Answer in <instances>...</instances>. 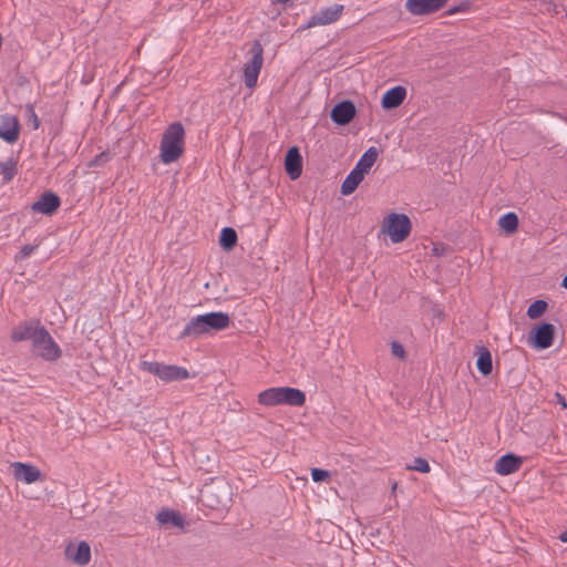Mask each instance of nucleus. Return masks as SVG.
<instances>
[{
    "instance_id": "nucleus-1",
    "label": "nucleus",
    "mask_w": 567,
    "mask_h": 567,
    "mask_svg": "<svg viewBox=\"0 0 567 567\" xmlns=\"http://www.w3.org/2000/svg\"><path fill=\"white\" fill-rule=\"evenodd\" d=\"M230 324V317L226 312L216 311L199 315L190 319L178 339L193 338L198 339L206 334H213L215 332L225 330Z\"/></svg>"
},
{
    "instance_id": "nucleus-2",
    "label": "nucleus",
    "mask_w": 567,
    "mask_h": 567,
    "mask_svg": "<svg viewBox=\"0 0 567 567\" xmlns=\"http://www.w3.org/2000/svg\"><path fill=\"white\" fill-rule=\"evenodd\" d=\"M185 130L179 122H174L164 131L159 151L164 164L176 162L184 152Z\"/></svg>"
},
{
    "instance_id": "nucleus-3",
    "label": "nucleus",
    "mask_w": 567,
    "mask_h": 567,
    "mask_svg": "<svg viewBox=\"0 0 567 567\" xmlns=\"http://www.w3.org/2000/svg\"><path fill=\"white\" fill-rule=\"evenodd\" d=\"M412 224L408 215L391 213L383 221L382 229L392 243L398 244L405 240L411 233Z\"/></svg>"
},
{
    "instance_id": "nucleus-4",
    "label": "nucleus",
    "mask_w": 567,
    "mask_h": 567,
    "mask_svg": "<svg viewBox=\"0 0 567 567\" xmlns=\"http://www.w3.org/2000/svg\"><path fill=\"white\" fill-rule=\"evenodd\" d=\"M262 53L261 43L255 40L248 51L250 59L244 66V83L248 89H254L257 85L258 75L264 63Z\"/></svg>"
},
{
    "instance_id": "nucleus-5",
    "label": "nucleus",
    "mask_w": 567,
    "mask_h": 567,
    "mask_svg": "<svg viewBox=\"0 0 567 567\" xmlns=\"http://www.w3.org/2000/svg\"><path fill=\"white\" fill-rule=\"evenodd\" d=\"M142 369L158 377L165 382L181 381L189 377V373L185 368L167 365L159 362L143 361Z\"/></svg>"
},
{
    "instance_id": "nucleus-6",
    "label": "nucleus",
    "mask_w": 567,
    "mask_h": 567,
    "mask_svg": "<svg viewBox=\"0 0 567 567\" xmlns=\"http://www.w3.org/2000/svg\"><path fill=\"white\" fill-rule=\"evenodd\" d=\"M229 495V486L223 483L208 484L200 489L202 502L210 508L225 507L230 501Z\"/></svg>"
},
{
    "instance_id": "nucleus-7",
    "label": "nucleus",
    "mask_w": 567,
    "mask_h": 567,
    "mask_svg": "<svg viewBox=\"0 0 567 567\" xmlns=\"http://www.w3.org/2000/svg\"><path fill=\"white\" fill-rule=\"evenodd\" d=\"M32 348L33 352L45 361H55L62 354L61 348L45 328L40 332L38 340H34Z\"/></svg>"
},
{
    "instance_id": "nucleus-8",
    "label": "nucleus",
    "mask_w": 567,
    "mask_h": 567,
    "mask_svg": "<svg viewBox=\"0 0 567 567\" xmlns=\"http://www.w3.org/2000/svg\"><path fill=\"white\" fill-rule=\"evenodd\" d=\"M554 338V324L549 322H540L530 330L528 341L535 349L544 350L553 346Z\"/></svg>"
},
{
    "instance_id": "nucleus-9",
    "label": "nucleus",
    "mask_w": 567,
    "mask_h": 567,
    "mask_svg": "<svg viewBox=\"0 0 567 567\" xmlns=\"http://www.w3.org/2000/svg\"><path fill=\"white\" fill-rule=\"evenodd\" d=\"M44 328L45 327H43L38 319L23 321L12 329L11 340L14 342L30 340L33 346L34 340H38L40 332H42Z\"/></svg>"
},
{
    "instance_id": "nucleus-10",
    "label": "nucleus",
    "mask_w": 567,
    "mask_h": 567,
    "mask_svg": "<svg viewBox=\"0 0 567 567\" xmlns=\"http://www.w3.org/2000/svg\"><path fill=\"white\" fill-rule=\"evenodd\" d=\"M343 12V6L334 3L331 7L322 8L317 13L310 17L306 25L301 29H309L317 25H327L336 22Z\"/></svg>"
},
{
    "instance_id": "nucleus-11",
    "label": "nucleus",
    "mask_w": 567,
    "mask_h": 567,
    "mask_svg": "<svg viewBox=\"0 0 567 567\" xmlns=\"http://www.w3.org/2000/svg\"><path fill=\"white\" fill-rule=\"evenodd\" d=\"M449 0H406L405 9L413 16H427L445 7Z\"/></svg>"
},
{
    "instance_id": "nucleus-12",
    "label": "nucleus",
    "mask_w": 567,
    "mask_h": 567,
    "mask_svg": "<svg viewBox=\"0 0 567 567\" xmlns=\"http://www.w3.org/2000/svg\"><path fill=\"white\" fill-rule=\"evenodd\" d=\"M357 115V107L351 100L338 102L330 111L332 122L338 125L349 124Z\"/></svg>"
},
{
    "instance_id": "nucleus-13",
    "label": "nucleus",
    "mask_w": 567,
    "mask_h": 567,
    "mask_svg": "<svg viewBox=\"0 0 567 567\" xmlns=\"http://www.w3.org/2000/svg\"><path fill=\"white\" fill-rule=\"evenodd\" d=\"M60 205V197L55 193L47 190L31 205V210L52 216L59 209Z\"/></svg>"
},
{
    "instance_id": "nucleus-14",
    "label": "nucleus",
    "mask_w": 567,
    "mask_h": 567,
    "mask_svg": "<svg viewBox=\"0 0 567 567\" xmlns=\"http://www.w3.org/2000/svg\"><path fill=\"white\" fill-rule=\"evenodd\" d=\"M20 134V124L16 116L9 114L0 115V138L7 143H16Z\"/></svg>"
},
{
    "instance_id": "nucleus-15",
    "label": "nucleus",
    "mask_w": 567,
    "mask_h": 567,
    "mask_svg": "<svg viewBox=\"0 0 567 567\" xmlns=\"http://www.w3.org/2000/svg\"><path fill=\"white\" fill-rule=\"evenodd\" d=\"M285 169L291 179H297L302 173V156L297 146L290 147L285 156Z\"/></svg>"
},
{
    "instance_id": "nucleus-16",
    "label": "nucleus",
    "mask_w": 567,
    "mask_h": 567,
    "mask_svg": "<svg viewBox=\"0 0 567 567\" xmlns=\"http://www.w3.org/2000/svg\"><path fill=\"white\" fill-rule=\"evenodd\" d=\"M14 477L25 484H32L42 477L40 470L31 464L16 462L12 464Z\"/></svg>"
},
{
    "instance_id": "nucleus-17",
    "label": "nucleus",
    "mask_w": 567,
    "mask_h": 567,
    "mask_svg": "<svg viewBox=\"0 0 567 567\" xmlns=\"http://www.w3.org/2000/svg\"><path fill=\"white\" fill-rule=\"evenodd\" d=\"M523 465V457L513 453L501 456L495 463V472L499 475H511L517 472Z\"/></svg>"
},
{
    "instance_id": "nucleus-18",
    "label": "nucleus",
    "mask_w": 567,
    "mask_h": 567,
    "mask_svg": "<svg viewBox=\"0 0 567 567\" xmlns=\"http://www.w3.org/2000/svg\"><path fill=\"white\" fill-rule=\"evenodd\" d=\"M306 402V394L296 388H279V405L286 404L291 406H302Z\"/></svg>"
},
{
    "instance_id": "nucleus-19",
    "label": "nucleus",
    "mask_w": 567,
    "mask_h": 567,
    "mask_svg": "<svg viewBox=\"0 0 567 567\" xmlns=\"http://www.w3.org/2000/svg\"><path fill=\"white\" fill-rule=\"evenodd\" d=\"M406 96V90L404 86L396 85L390 90H388L382 99L381 105L384 110H393L399 107Z\"/></svg>"
},
{
    "instance_id": "nucleus-20",
    "label": "nucleus",
    "mask_w": 567,
    "mask_h": 567,
    "mask_svg": "<svg viewBox=\"0 0 567 567\" xmlns=\"http://www.w3.org/2000/svg\"><path fill=\"white\" fill-rule=\"evenodd\" d=\"M65 555L79 566H85L91 559V548L86 542H81L76 547H66Z\"/></svg>"
},
{
    "instance_id": "nucleus-21",
    "label": "nucleus",
    "mask_w": 567,
    "mask_h": 567,
    "mask_svg": "<svg viewBox=\"0 0 567 567\" xmlns=\"http://www.w3.org/2000/svg\"><path fill=\"white\" fill-rule=\"evenodd\" d=\"M156 520L161 526H173L179 529L185 528L184 517L174 509L163 508L157 513Z\"/></svg>"
},
{
    "instance_id": "nucleus-22",
    "label": "nucleus",
    "mask_w": 567,
    "mask_h": 567,
    "mask_svg": "<svg viewBox=\"0 0 567 567\" xmlns=\"http://www.w3.org/2000/svg\"><path fill=\"white\" fill-rule=\"evenodd\" d=\"M477 361L476 367L477 370L484 375L487 377L492 373L493 370V361L492 354L487 348L484 346L477 347Z\"/></svg>"
},
{
    "instance_id": "nucleus-23",
    "label": "nucleus",
    "mask_w": 567,
    "mask_h": 567,
    "mask_svg": "<svg viewBox=\"0 0 567 567\" xmlns=\"http://www.w3.org/2000/svg\"><path fill=\"white\" fill-rule=\"evenodd\" d=\"M379 152L375 147L371 146L360 157L354 168L361 172L363 175L368 174L373 164L377 162Z\"/></svg>"
},
{
    "instance_id": "nucleus-24",
    "label": "nucleus",
    "mask_w": 567,
    "mask_h": 567,
    "mask_svg": "<svg viewBox=\"0 0 567 567\" xmlns=\"http://www.w3.org/2000/svg\"><path fill=\"white\" fill-rule=\"evenodd\" d=\"M363 178L364 175L361 172L353 168L346 177V179L342 182L340 193L344 196L352 194Z\"/></svg>"
},
{
    "instance_id": "nucleus-25",
    "label": "nucleus",
    "mask_w": 567,
    "mask_h": 567,
    "mask_svg": "<svg viewBox=\"0 0 567 567\" xmlns=\"http://www.w3.org/2000/svg\"><path fill=\"white\" fill-rule=\"evenodd\" d=\"M238 240L237 233L231 227H224L219 235V246L225 251H230L234 249Z\"/></svg>"
},
{
    "instance_id": "nucleus-26",
    "label": "nucleus",
    "mask_w": 567,
    "mask_h": 567,
    "mask_svg": "<svg viewBox=\"0 0 567 567\" xmlns=\"http://www.w3.org/2000/svg\"><path fill=\"white\" fill-rule=\"evenodd\" d=\"M258 402L265 406L279 405V388H269L258 394Z\"/></svg>"
},
{
    "instance_id": "nucleus-27",
    "label": "nucleus",
    "mask_w": 567,
    "mask_h": 567,
    "mask_svg": "<svg viewBox=\"0 0 567 567\" xmlns=\"http://www.w3.org/2000/svg\"><path fill=\"white\" fill-rule=\"evenodd\" d=\"M498 225L502 229H504L506 233L512 234L516 231L518 227V217L515 213H506L503 215L499 220Z\"/></svg>"
},
{
    "instance_id": "nucleus-28",
    "label": "nucleus",
    "mask_w": 567,
    "mask_h": 567,
    "mask_svg": "<svg viewBox=\"0 0 567 567\" xmlns=\"http://www.w3.org/2000/svg\"><path fill=\"white\" fill-rule=\"evenodd\" d=\"M548 303L545 300H535L530 303V306L527 309V316L530 319H537L544 315V312L547 310Z\"/></svg>"
},
{
    "instance_id": "nucleus-29",
    "label": "nucleus",
    "mask_w": 567,
    "mask_h": 567,
    "mask_svg": "<svg viewBox=\"0 0 567 567\" xmlns=\"http://www.w3.org/2000/svg\"><path fill=\"white\" fill-rule=\"evenodd\" d=\"M0 169L3 176V181L8 183L17 174V163L13 161V158H10L7 162L0 163Z\"/></svg>"
},
{
    "instance_id": "nucleus-30",
    "label": "nucleus",
    "mask_w": 567,
    "mask_h": 567,
    "mask_svg": "<svg viewBox=\"0 0 567 567\" xmlns=\"http://www.w3.org/2000/svg\"><path fill=\"white\" fill-rule=\"evenodd\" d=\"M408 470L417 471L421 473H429L431 471L430 464L425 458L415 457L412 465H408Z\"/></svg>"
},
{
    "instance_id": "nucleus-31",
    "label": "nucleus",
    "mask_w": 567,
    "mask_h": 567,
    "mask_svg": "<svg viewBox=\"0 0 567 567\" xmlns=\"http://www.w3.org/2000/svg\"><path fill=\"white\" fill-rule=\"evenodd\" d=\"M311 477L317 483L326 482L330 477V472L322 468H312Z\"/></svg>"
},
{
    "instance_id": "nucleus-32",
    "label": "nucleus",
    "mask_w": 567,
    "mask_h": 567,
    "mask_svg": "<svg viewBox=\"0 0 567 567\" xmlns=\"http://www.w3.org/2000/svg\"><path fill=\"white\" fill-rule=\"evenodd\" d=\"M391 352L394 357H398L399 359L403 360L405 358L404 347L398 341H393L391 343Z\"/></svg>"
},
{
    "instance_id": "nucleus-33",
    "label": "nucleus",
    "mask_w": 567,
    "mask_h": 567,
    "mask_svg": "<svg viewBox=\"0 0 567 567\" xmlns=\"http://www.w3.org/2000/svg\"><path fill=\"white\" fill-rule=\"evenodd\" d=\"M37 248H38V245H24V246H22L19 255L17 256V259H25V258H28Z\"/></svg>"
},
{
    "instance_id": "nucleus-34",
    "label": "nucleus",
    "mask_w": 567,
    "mask_h": 567,
    "mask_svg": "<svg viewBox=\"0 0 567 567\" xmlns=\"http://www.w3.org/2000/svg\"><path fill=\"white\" fill-rule=\"evenodd\" d=\"M110 158L107 153H100L96 155L93 161L90 163L91 166H99L107 162Z\"/></svg>"
},
{
    "instance_id": "nucleus-35",
    "label": "nucleus",
    "mask_w": 567,
    "mask_h": 567,
    "mask_svg": "<svg viewBox=\"0 0 567 567\" xmlns=\"http://www.w3.org/2000/svg\"><path fill=\"white\" fill-rule=\"evenodd\" d=\"M28 109H29V112H30V121L32 122V127L34 130H38L39 126H40V120L38 118V116H37V114H35V112H34L32 106H29Z\"/></svg>"
},
{
    "instance_id": "nucleus-36",
    "label": "nucleus",
    "mask_w": 567,
    "mask_h": 567,
    "mask_svg": "<svg viewBox=\"0 0 567 567\" xmlns=\"http://www.w3.org/2000/svg\"><path fill=\"white\" fill-rule=\"evenodd\" d=\"M446 250V247L443 244H436L433 247V254L435 256H443Z\"/></svg>"
},
{
    "instance_id": "nucleus-37",
    "label": "nucleus",
    "mask_w": 567,
    "mask_h": 567,
    "mask_svg": "<svg viewBox=\"0 0 567 567\" xmlns=\"http://www.w3.org/2000/svg\"><path fill=\"white\" fill-rule=\"evenodd\" d=\"M557 398H558V402L561 404L563 409H566L567 408V403H566L565 398L561 396L560 394H557Z\"/></svg>"
},
{
    "instance_id": "nucleus-38",
    "label": "nucleus",
    "mask_w": 567,
    "mask_h": 567,
    "mask_svg": "<svg viewBox=\"0 0 567 567\" xmlns=\"http://www.w3.org/2000/svg\"><path fill=\"white\" fill-rule=\"evenodd\" d=\"M292 0H272V3L277 4H287V3H291Z\"/></svg>"
},
{
    "instance_id": "nucleus-39",
    "label": "nucleus",
    "mask_w": 567,
    "mask_h": 567,
    "mask_svg": "<svg viewBox=\"0 0 567 567\" xmlns=\"http://www.w3.org/2000/svg\"><path fill=\"white\" fill-rule=\"evenodd\" d=\"M563 543H567V529L563 532L558 537Z\"/></svg>"
},
{
    "instance_id": "nucleus-40",
    "label": "nucleus",
    "mask_w": 567,
    "mask_h": 567,
    "mask_svg": "<svg viewBox=\"0 0 567 567\" xmlns=\"http://www.w3.org/2000/svg\"><path fill=\"white\" fill-rule=\"evenodd\" d=\"M560 285H561L563 288H565L567 290V275L563 278Z\"/></svg>"
},
{
    "instance_id": "nucleus-41",
    "label": "nucleus",
    "mask_w": 567,
    "mask_h": 567,
    "mask_svg": "<svg viewBox=\"0 0 567 567\" xmlns=\"http://www.w3.org/2000/svg\"><path fill=\"white\" fill-rule=\"evenodd\" d=\"M456 11H457V8H453V9L450 10V13H454Z\"/></svg>"
}]
</instances>
